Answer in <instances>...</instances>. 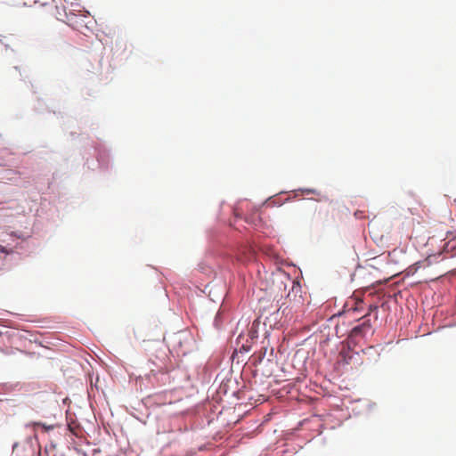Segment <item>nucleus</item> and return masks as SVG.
<instances>
[{
  "label": "nucleus",
  "instance_id": "1",
  "mask_svg": "<svg viewBox=\"0 0 456 456\" xmlns=\"http://www.w3.org/2000/svg\"><path fill=\"white\" fill-rule=\"evenodd\" d=\"M291 283V289L281 304L278 311L286 317L297 319L305 312L308 300L306 293L303 294L300 283L296 281H292Z\"/></svg>",
  "mask_w": 456,
  "mask_h": 456
},
{
  "label": "nucleus",
  "instance_id": "2",
  "mask_svg": "<svg viewBox=\"0 0 456 456\" xmlns=\"http://www.w3.org/2000/svg\"><path fill=\"white\" fill-rule=\"evenodd\" d=\"M371 330L370 320H365L360 325L354 327L349 334V340L351 343L357 345L363 339L367 333Z\"/></svg>",
  "mask_w": 456,
  "mask_h": 456
},
{
  "label": "nucleus",
  "instance_id": "3",
  "mask_svg": "<svg viewBox=\"0 0 456 456\" xmlns=\"http://www.w3.org/2000/svg\"><path fill=\"white\" fill-rule=\"evenodd\" d=\"M376 310H378V306H377V305H370V306H369V311H368L367 314H365V315H364V317H363V318H366L368 315H370V312H372V311H376Z\"/></svg>",
  "mask_w": 456,
  "mask_h": 456
},
{
  "label": "nucleus",
  "instance_id": "4",
  "mask_svg": "<svg viewBox=\"0 0 456 456\" xmlns=\"http://www.w3.org/2000/svg\"><path fill=\"white\" fill-rule=\"evenodd\" d=\"M0 253L9 254L7 249L4 246H2V245H0Z\"/></svg>",
  "mask_w": 456,
  "mask_h": 456
}]
</instances>
